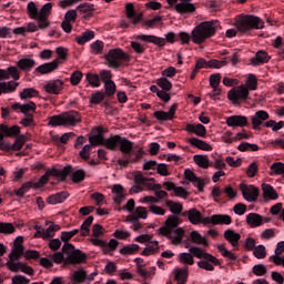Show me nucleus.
Here are the masks:
<instances>
[{
  "label": "nucleus",
  "instance_id": "obj_1",
  "mask_svg": "<svg viewBox=\"0 0 284 284\" xmlns=\"http://www.w3.org/2000/svg\"><path fill=\"white\" fill-rule=\"evenodd\" d=\"M221 28L219 20L204 21L197 24L190 33L181 31L178 33V41L181 45H190V41H193L196 45L205 43L207 39H212L216 34V30Z\"/></svg>",
  "mask_w": 284,
  "mask_h": 284
},
{
  "label": "nucleus",
  "instance_id": "obj_2",
  "mask_svg": "<svg viewBox=\"0 0 284 284\" xmlns=\"http://www.w3.org/2000/svg\"><path fill=\"white\" fill-rule=\"evenodd\" d=\"M190 253H180L179 261L184 265H194V257L195 258H203L197 263L200 270H205L206 272H214V265H221V261L216 258V256L205 253L199 246H191Z\"/></svg>",
  "mask_w": 284,
  "mask_h": 284
},
{
  "label": "nucleus",
  "instance_id": "obj_3",
  "mask_svg": "<svg viewBox=\"0 0 284 284\" xmlns=\"http://www.w3.org/2000/svg\"><path fill=\"white\" fill-rule=\"evenodd\" d=\"M246 85H240L235 89H231L227 93V98L232 101L233 105H241V103L250 99V90H256L258 88V81L256 75L250 74L246 81Z\"/></svg>",
  "mask_w": 284,
  "mask_h": 284
},
{
  "label": "nucleus",
  "instance_id": "obj_4",
  "mask_svg": "<svg viewBox=\"0 0 284 284\" xmlns=\"http://www.w3.org/2000/svg\"><path fill=\"white\" fill-rule=\"evenodd\" d=\"M72 235L68 231H63L61 233V241H63L64 245L62 247V251L68 254L65 258L67 265H81V263H85L88 261V255L85 253L81 252V250L74 248V245L72 243H69L71 241Z\"/></svg>",
  "mask_w": 284,
  "mask_h": 284
},
{
  "label": "nucleus",
  "instance_id": "obj_5",
  "mask_svg": "<svg viewBox=\"0 0 284 284\" xmlns=\"http://www.w3.org/2000/svg\"><path fill=\"white\" fill-rule=\"evenodd\" d=\"M89 142L91 144H85L79 153V156L83 159V161H90V156L92 154V145H103L106 150L113 149L112 145V135L108 139L103 136V131L100 130L98 134L89 138Z\"/></svg>",
  "mask_w": 284,
  "mask_h": 284
},
{
  "label": "nucleus",
  "instance_id": "obj_6",
  "mask_svg": "<svg viewBox=\"0 0 284 284\" xmlns=\"http://www.w3.org/2000/svg\"><path fill=\"white\" fill-rule=\"evenodd\" d=\"M235 27L239 32L245 34L250 30H263L265 28V22L256 16H243L235 21Z\"/></svg>",
  "mask_w": 284,
  "mask_h": 284
},
{
  "label": "nucleus",
  "instance_id": "obj_7",
  "mask_svg": "<svg viewBox=\"0 0 284 284\" xmlns=\"http://www.w3.org/2000/svg\"><path fill=\"white\" fill-rule=\"evenodd\" d=\"M81 123V113L79 111H69L60 115H52L49 119V125L57 128L59 125H75Z\"/></svg>",
  "mask_w": 284,
  "mask_h": 284
},
{
  "label": "nucleus",
  "instance_id": "obj_8",
  "mask_svg": "<svg viewBox=\"0 0 284 284\" xmlns=\"http://www.w3.org/2000/svg\"><path fill=\"white\" fill-rule=\"evenodd\" d=\"M111 145L113 146L112 149H110L111 151L116 150V148H119L120 145V152H122V154H125V156H134V153L136 152L134 150V142L119 134L111 135Z\"/></svg>",
  "mask_w": 284,
  "mask_h": 284
},
{
  "label": "nucleus",
  "instance_id": "obj_9",
  "mask_svg": "<svg viewBox=\"0 0 284 284\" xmlns=\"http://www.w3.org/2000/svg\"><path fill=\"white\" fill-rule=\"evenodd\" d=\"M104 59L109 68H113V70H119L123 65V61H130V57L121 49H111Z\"/></svg>",
  "mask_w": 284,
  "mask_h": 284
},
{
  "label": "nucleus",
  "instance_id": "obj_10",
  "mask_svg": "<svg viewBox=\"0 0 284 284\" xmlns=\"http://www.w3.org/2000/svg\"><path fill=\"white\" fill-rule=\"evenodd\" d=\"M133 180L134 183H143L144 187H148V190H151L152 192H159L163 190V186L161 184H154V178H145L143 175V172L136 171L133 173Z\"/></svg>",
  "mask_w": 284,
  "mask_h": 284
},
{
  "label": "nucleus",
  "instance_id": "obj_11",
  "mask_svg": "<svg viewBox=\"0 0 284 284\" xmlns=\"http://www.w3.org/2000/svg\"><path fill=\"white\" fill-rule=\"evenodd\" d=\"M181 225V220L176 215H170L166 221L165 225L160 227V234L162 236H166L168 239H172V234Z\"/></svg>",
  "mask_w": 284,
  "mask_h": 284
},
{
  "label": "nucleus",
  "instance_id": "obj_12",
  "mask_svg": "<svg viewBox=\"0 0 284 284\" xmlns=\"http://www.w3.org/2000/svg\"><path fill=\"white\" fill-rule=\"evenodd\" d=\"M240 190L243 199L248 203H256V201H258V189H256V186L241 183Z\"/></svg>",
  "mask_w": 284,
  "mask_h": 284
},
{
  "label": "nucleus",
  "instance_id": "obj_13",
  "mask_svg": "<svg viewBox=\"0 0 284 284\" xmlns=\"http://www.w3.org/2000/svg\"><path fill=\"white\" fill-rule=\"evenodd\" d=\"M59 65H61V60L54 59L51 62H45L37 67L33 71V74H52V72L59 70Z\"/></svg>",
  "mask_w": 284,
  "mask_h": 284
},
{
  "label": "nucleus",
  "instance_id": "obj_14",
  "mask_svg": "<svg viewBox=\"0 0 284 284\" xmlns=\"http://www.w3.org/2000/svg\"><path fill=\"white\" fill-rule=\"evenodd\" d=\"M52 12V3L48 2L45 3L39 11V29L45 30L48 26H50V22L48 21V18L50 17Z\"/></svg>",
  "mask_w": 284,
  "mask_h": 284
},
{
  "label": "nucleus",
  "instance_id": "obj_15",
  "mask_svg": "<svg viewBox=\"0 0 284 284\" xmlns=\"http://www.w3.org/2000/svg\"><path fill=\"white\" fill-rule=\"evenodd\" d=\"M226 125H229V128H247L250 122L245 115H231L226 118Z\"/></svg>",
  "mask_w": 284,
  "mask_h": 284
},
{
  "label": "nucleus",
  "instance_id": "obj_16",
  "mask_svg": "<svg viewBox=\"0 0 284 284\" xmlns=\"http://www.w3.org/2000/svg\"><path fill=\"white\" fill-rule=\"evenodd\" d=\"M7 266L11 272H23V274H28L32 276L34 274V270L26 263L22 262H8Z\"/></svg>",
  "mask_w": 284,
  "mask_h": 284
},
{
  "label": "nucleus",
  "instance_id": "obj_17",
  "mask_svg": "<svg viewBox=\"0 0 284 284\" xmlns=\"http://www.w3.org/2000/svg\"><path fill=\"white\" fill-rule=\"evenodd\" d=\"M179 109V104L174 103L169 112L165 111H155L153 113L154 119L158 121H172L174 119V114H176V110Z\"/></svg>",
  "mask_w": 284,
  "mask_h": 284
},
{
  "label": "nucleus",
  "instance_id": "obj_18",
  "mask_svg": "<svg viewBox=\"0 0 284 284\" xmlns=\"http://www.w3.org/2000/svg\"><path fill=\"white\" fill-rule=\"evenodd\" d=\"M37 65V61L32 55H27L18 61V68L22 70V72H32Z\"/></svg>",
  "mask_w": 284,
  "mask_h": 284
},
{
  "label": "nucleus",
  "instance_id": "obj_19",
  "mask_svg": "<svg viewBox=\"0 0 284 284\" xmlns=\"http://www.w3.org/2000/svg\"><path fill=\"white\" fill-rule=\"evenodd\" d=\"M184 176L186 181H190L192 184L196 185L200 192H203V187H205V182H203V180L197 178L192 170L186 169L184 171Z\"/></svg>",
  "mask_w": 284,
  "mask_h": 284
},
{
  "label": "nucleus",
  "instance_id": "obj_20",
  "mask_svg": "<svg viewBox=\"0 0 284 284\" xmlns=\"http://www.w3.org/2000/svg\"><path fill=\"white\" fill-rule=\"evenodd\" d=\"M270 119V113L267 111L260 110L251 118L253 129L258 130L261 125H263V121H267Z\"/></svg>",
  "mask_w": 284,
  "mask_h": 284
},
{
  "label": "nucleus",
  "instance_id": "obj_21",
  "mask_svg": "<svg viewBox=\"0 0 284 284\" xmlns=\"http://www.w3.org/2000/svg\"><path fill=\"white\" fill-rule=\"evenodd\" d=\"M44 89L48 94H61V90H63V81L59 79L51 80L45 84Z\"/></svg>",
  "mask_w": 284,
  "mask_h": 284
},
{
  "label": "nucleus",
  "instance_id": "obj_22",
  "mask_svg": "<svg viewBox=\"0 0 284 284\" xmlns=\"http://www.w3.org/2000/svg\"><path fill=\"white\" fill-rule=\"evenodd\" d=\"M0 131L3 136H9L14 139L21 134V128L19 125L8 126L6 124H0Z\"/></svg>",
  "mask_w": 284,
  "mask_h": 284
},
{
  "label": "nucleus",
  "instance_id": "obj_23",
  "mask_svg": "<svg viewBox=\"0 0 284 284\" xmlns=\"http://www.w3.org/2000/svg\"><path fill=\"white\" fill-rule=\"evenodd\" d=\"M186 132H190L191 134H195L196 136L205 138L207 135V129H205V125L199 123V124H186Z\"/></svg>",
  "mask_w": 284,
  "mask_h": 284
},
{
  "label": "nucleus",
  "instance_id": "obj_24",
  "mask_svg": "<svg viewBox=\"0 0 284 284\" xmlns=\"http://www.w3.org/2000/svg\"><path fill=\"white\" fill-rule=\"evenodd\" d=\"M175 10L179 14H192L196 12V6L191 2H179L175 4Z\"/></svg>",
  "mask_w": 284,
  "mask_h": 284
},
{
  "label": "nucleus",
  "instance_id": "obj_25",
  "mask_svg": "<svg viewBox=\"0 0 284 284\" xmlns=\"http://www.w3.org/2000/svg\"><path fill=\"white\" fill-rule=\"evenodd\" d=\"M47 174H49V176H60L63 181H65V179L72 174V165H67L62 170H49L47 171Z\"/></svg>",
  "mask_w": 284,
  "mask_h": 284
},
{
  "label": "nucleus",
  "instance_id": "obj_26",
  "mask_svg": "<svg viewBox=\"0 0 284 284\" xmlns=\"http://www.w3.org/2000/svg\"><path fill=\"white\" fill-rule=\"evenodd\" d=\"M262 191L265 201H276L278 199V193L276 192L274 186L270 184H262Z\"/></svg>",
  "mask_w": 284,
  "mask_h": 284
},
{
  "label": "nucleus",
  "instance_id": "obj_27",
  "mask_svg": "<svg viewBox=\"0 0 284 284\" xmlns=\"http://www.w3.org/2000/svg\"><path fill=\"white\" fill-rule=\"evenodd\" d=\"M138 39L140 41H145V43H154V45H159V48H163L165 45V39L156 36L140 34L138 36Z\"/></svg>",
  "mask_w": 284,
  "mask_h": 284
},
{
  "label": "nucleus",
  "instance_id": "obj_28",
  "mask_svg": "<svg viewBox=\"0 0 284 284\" xmlns=\"http://www.w3.org/2000/svg\"><path fill=\"white\" fill-rule=\"evenodd\" d=\"M19 82L11 80L9 82H0V97L1 94H12L17 92V87Z\"/></svg>",
  "mask_w": 284,
  "mask_h": 284
},
{
  "label": "nucleus",
  "instance_id": "obj_29",
  "mask_svg": "<svg viewBox=\"0 0 284 284\" xmlns=\"http://www.w3.org/2000/svg\"><path fill=\"white\" fill-rule=\"evenodd\" d=\"M264 217L258 213H248L246 215V223L251 227H261L263 225Z\"/></svg>",
  "mask_w": 284,
  "mask_h": 284
},
{
  "label": "nucleus",
  "instance_id": "obj_30",
  "mask_svg": "<svg viewBox=\"0 0 284 284\" xmlns=\"http://www.w3.org/2000/svg\"><path fill=\"white\" fill-rule=\"evenodd\" d=\"M69 196H70V193H68L67 191H62L53 195H50L47 199V203H49V205H57L59 203H63V201H65Z\"/></svg>",
  "mask_w": 284,
  "mask_h": 284
},
{
  "label": "nucleus",
  "instance_id": "obj_31",
  "mask_svg": "<svg viewBox=\"0 0 284 284\" xmlns=\"http://www.w3.org/2000/svg\"><path fill=\"white\" fill-rule=\"evenodd\" d=\"M270 61V55L265 51H257L255 57L251 59V64L263 65V63H267Z\"/></svg>",
  "mask_w": 284,
  "mask_h": 284
},
{
  "label": "nucleus",
  "instance_id": "obj_32",
  "mask_svg": "<svg viewBox=\"0 0 284 284\" xmlns=\"http://www.w3.org/2000/svg\"><path fill=\"white\" fill-rule=\"evenodd\" d=\"M225 241H229L233 247H239V242L241 241V234L234 232V230H226L224 232Z\"/></svg>",
  "mask_w": 284,
  "mask_h": 284
},
{
  "label": "nucleus",
  "instance_id": "obj_33",
  "mask_svg": "<svg viewBox=\"0 0 284 284\" xmlns=\"http://www.w3.org/2000/svg\"><path fill=\"white\" fill-rule=\"evenodd\" d=\"M112 192L113 194H115V196L113 197L114 203H116V205H121V203H123V201L125 200V193L123 185L121 184H115L112 187Z\"/></svg>",
  "mask_w": 284,
  "mask_h": 284
},
{
  "label": "nucleus",
  "instance_id": "obj_34",
  "mask_svg": "<svg viewBox=\"0 0 284 284\" xmlns=\"http://www.w3.org/2000/svg\"><path fill=\"white\" fill-rule=\"evenodd\" d=\"M182 215L187 216V219H189L190 223H192V225H199V223H201L202 214L196 209H191V210L182 213Z\"/></svg>",
  "mask_w": 284,
  "mask_h": 284
},
{
  "label": "nucleus",
  "instance_id": "obj_35",
  "mask_svg": "<svg viewBox=\"0 0 284 284\" xmlns=\"http://www.w3.org/2000/svg\"><path fill=\"white\" fill-rule=\"evenodd\" d=\"M125 11H126L128 19H131L134 24L141 21L142 16L136 14V10L134 9V4L132 2L126 3Z\"/></svg>",
  "mask_w": 284,
  "mask_h": 284
},
{
  "label": "nucleus",
  "instance_id": "obj_36",
  "mask_svg": "<svg viewBox=\"0 0 284 284\" xmlns=\"http://www.w3.org/2000/svg\"><path fill=\"white\" fill-rule=\"evenodd\" d=\"M189 143L199 150H204L205 152H212V145L207 142L200 140L199 138L189 139Z\"/></svg>",
  "mask_w": 284,
  "mask_h": 284
},
{
  "label": "nucleus",
  "instance_id": "obj_37",
  "mask_svg": "<svg viewBox=\"0 0 284 284\" xmlns=\"http://www.w3.org/2000/svg\"><path fill=\"white\" fill-rule=\"evenodd\" d=\"M232 216L226 214H214L213 215V225H231Z\"/></svg>",
  "mask_w": 284,
  "mask_h": 284
},
{
  "label": "nucleus",
  "instance_id": "obj_38",
  "mask_svg": "<svg viewBox=\"0 0 284 284\" xmlns=\"http://www.w3.org/2000/svg\"><path fill=\"white\" fill-rule=\"evenodd\" d=\"M70 176H72L73 183H83V181H85V170L83 169L74 170L71 166Z\"/></svg>",
  "mask_w": 284,
  "mask_h": 284
},
{
  "label": "nucleus",
  "instance_id": "obj_39",
  "mask_svg": "<svg viewBox=\"0 0 284 284\" xmlns=\"http://www.w3.org/2000/svg\"><path fill=\"white\" fill-rule=\"evenodd\" d=\"M92 39H94V31H84L81 36H78L75 38L77 43H79V45H85V43H88V41H92Z\"/></svg>",
  "mask_w": 284,
  "mask_h": 284
},
{
  "label": "nucleus",
  "instance_id": "obj_40",
  "mask_svg": "<svg viewBox=\"0 0 284 284\" xmlns=\"http://www.w3.org/2000/svg\"><path fill=\"white\" fill-rule=\"evenodd\" d=\"M191 241L192 243H195L196 245H204V247H207L210 245L207 243V240L201 235L197 231L191 232Z\"/></svg>",
  "mask_w": 284,
  "mask_h": 284
},
{
  "label": "nucleus",
  "instance_id": "obj_41",
  "mask_svg": "<svg viewBox=\"0 0 284 284\" xmlns=\"http://www.w3.org/2000/svg\"><path fill=\"white\" fill-rule=\"evenodd\" d=\"M94 222V216L90 215L80 226L81 236H90V226Z\"/></svg>",
  "mask_w": 284,
  "mask_h": 284
},
{
  "label": "nucleus",
  "instance_id": "obj_42",
  "mask_svg": "<svg viewBox=\"0 0 284 284\" xmlns=\"http://www.w3.org/2000/svg\"><path fill=\"white\" fill-rule=\"evenodd\" d=\"M87 81L89 82L91 88H101V78L97 73H87Z\"/></svg>",
  "mask_w": 284,
  "mask_h": 284
},
{
  "label": "nucleus",
  "instance_id": "obj_43",
  "mask_svg": "<svg viewBox=\"0 0 284 284\" xmlns=\"http://www.w3.org/2000/svg\"><path fill=\"white\" fill-rule=\"evenodd\" d=\"M193 161L199 165V168H203V170H207V168L212 166V164H210V160H207V156L205 155H194Z\"/></svg>",
  "mask_w": 284,
  "mask_h": 284
},
{
  "label": "nucleus",
  "instance_id": "obj_44",
  "mask_svg": "<svg viewBox=\"0 0 284 284\" xmlns=\"http://www.w3.org/2000/svg\"><path fill=\"white\" fill-rule=\"evenodd\" d=\"M165 205L170 209V212H172V214H181V212H183V204L179 202L166 200Z\"/></svg>",
  "mask_w": 284,
  "mask_h": 284
},
{
  "label": "nucleus",
  "instance_id": "obj_45",
  "mask_svg": "<svg viewBox=\"0 0 284 284\" xmlns=\"http://www.w3.org/2000/svg\"><path fill=\"white\" fill-rule=\"evenodd\" d=\"M88 280V273L83 270L75 271L72 275V281L74 284L85 283Z\"/></svg>",
  "mask_w": 284,
  "mask_h": 284
},
{
  "label": "nucleus",
  "instance_id": "obj_46",
  "mask_svg": "<svg viewBox=\"0 0 284 284\" xmlns=\"http://www.w3.org/2000/svg\"><path fill=\"white\" fill-rule=\"evenodd\" d=\"M24 251L23 246H17V248H12V252L9 254V263H14V261H20L23 256Z\"/></svg>",
  "mask_w": 284,
  "mask_h": 284
},
{
  "label": "nucleus",
  "instance_id": "obj_47",
  "mask_svg": "<svg viewBox=\"0 0 284 284\" xmlns=\"http://www.w3.org/2000/svg\"><path fill=\"white\" fill-rule=\"evenodd\" d=\"M39 97V91L34 88H27L23 89V91L20 93V99L26 100V99H34Z\"/></svg>",
  "mask_w": 284,
  "mask_h": 284
},
{
  "label": "nucleus",
  "instance_id": "obj_48",
  "mask_svg": "<svg viewBox=\"0 0 284 284\" xmlns=\"http://www.w3.org/2000/svg\"><path fill=\"white\" fill-rule=\"evenodd\" d=\"M185 235V231L183 229H176L173 233H172V243L173 245H181V243H183V236Z\"/></svg>",
  "mask_w": 284,
  "mask_h": 284
},
{
  "label": "nucleus",
  "instance_id": "obj_49",
  "mask_svg": "<svg viewBox=\"0 0 284 284\" xmlns=\"http://www.w3.org/2000/svg\"><path fill=\"white\" fill-rule=\"evenodd\" d=\"M28 14L31 19H34L39 23V8H37V3L29 2L27 6Z\"/></svg>",
  "mask_w": 284,
  "mask_h": 284
},
{
  "label": "nucleus",
  "instance_id": "obj_50",
  "mask_svg": "<svg viewBox=\"0 0 284 284\" xmlns=\"http://www.w3.org/2000/svg\"><path fill=\"white\" fill-rule=\"evenodd\" d=\"M175 281H178L179 284L187 283V267L176 270Z\"/></svg>",
  "mask_w": 284,
  "mask_h": 284
},
{
  "label": "nucleus",
  "instance_id": "obj_51",
  "mask_svg": "<svg viewBox=\"0 0 284 284\" xmlns=\"http://www.w3.org/2000/svg\"><path fill=\"white\" fill-rule=\"evenodd\" d=\"M26 145V135H18L13 144H11V152H19Z\"/></svg>",
  "mask_w": 284,
  "mask_h": 284
},
{
  "label": "nucleus",
  "instance_id": "obj_52",
  "mask_svg": "<svg viewBox=\"0 0 284 284\" xmlns=\"http://www.w3.org/2000/svg\"><path fill=\"white\" fill-rule=\"evenodd\" d=\"M139 244H129L120 250V254H123L124 256H130V254H134V252H139Z\"/></svg>",
  "mask_w": 284,
  "mask_h": 284
},
{
  "label": "nucleus",
  "instance_id": "obj_53",
  "mask_svg": "<svg viewBox=\"0 0 284 284\" xmlns=\"http://www.w3.org/2000/svg\"><path fill=\"white\" fill-rule=\"evenodd\" d=\"M237 150L240 152H258L260 148L256 144H252L250 142H242L239 146Z\"/></svg>",
  "mask_w": 284,
  "mask_h": 284
},
{
  "label": "nucleus",
  "instance_id": "obj_54",
  "mask_svg": "<svg viewBox=\"0 0 284 284\" xmlns=\"http://www.w3.org/2000/svg\"><path fill=\"white\" fill-rule=\"evenodd\" d=\"M77 10L82 12V14H90L92 16V12H94V4L93 3H88L83 2L77 7Z\"/></svg>",
  "mask_w": 284,
  "mask_h": 284
},
{
  "label": "nucleus",
  "instance_id": "obj_55",
  "mask_svg": "<svg viewBox=\"0 0 284 284\" xmlns=\"http://www.w3.org/2000/svg\"><path fill=\"white\" fill-rule=\"evenodd\" d=\"M34 187V184L32 182H27L21 185L20 189L14 191L16 196H19V199H23L24 194L31 189Z\"/></svg>",
  "mask_w": 284,
  "mask_h": 284
},
{
  "label": "nucleus",
  "instance_id": "obj_56",
  "mask_svg": "<svg viewBox=\"0 0 284 284\" xmlns=\"http://www.w3.org/2000/svg\"><path fill=\"white\" fill-rule=\"evenodd\" d=\"M217 250L222 254V256H224V258H230V261H236V254L227 251L224 244H219Z\"/></svg>",
  "mask_w": 284,
  "mask_h": 284
},
{
  "label": "nucleus",
  "instance_id": "obj_57",
  "mask_svg": "<svg viewBox=\"0 0 284 284\" xmlns=\"http://www.w3.org/2000/svg\"><path fill=\"white\" fill-rule=\"evenodd\" d=\"M156 85H159V88H161L165 92H170V90H172V82H170V80H168V78L162 77V78L158 79Z\"/></svg>",
  "mask_w": 284,
  "mask_h": 284
},
{
  "label": "nucleus",
  "instance_id": "obj_58",
  "mask_svg": "<svg viewBox=\"0 0 284 284\" xmlns=\"http://www.w3.org/2000/svg\"><path fill=\"white\" fill-rule=\"evenodd\" d=\"M102 101H105V93L102 91H97L92 94L90 103L92 105H99Z\"/></svg>",
  "mask_w": 284,
  "mask_h": 284
},
{
  "label": "nucleus",
  "instance_id": "obj_59",
  "mask_svg": "<svg viewBox=\"0 0 284 284\" xmlns=\"http://www.w3.org/2000/svg\"><path fill=\"white\" fill-rule=\"evenodd\" d=\"M0 234H14V225L8 222H0Z\"/></svg>",
  "mask_w": 284,
  "mask_h": 284
},
{
  "label": "nucleus",
  "instance_id": "obj_60",
  "mask_svg": "<svg viewBox=\"0 0 284 284\" xmlns=\"http://www.w3.org/2000/svg\"><path fill=\"white\" fill-rule=\"evenodd\" d=\"M159 251V242L154 241V242H150V244H148V247H145L142 252V256H150V254L158 252Z\"/></svg>",
  "mask_w": 284,
  "mask_h": 284
},
{
  "label": "nucleus",
  "instance_id": "obj_61",
  "mask_svg": "<svg viewBox=\"0 0 284 284\" xmlns=\"http://www.w3.org/2000/svg\"><path fill=\"white\" fill-rule=\"evenodd\" d=\"M21 112L22 114H24V116H28V114H32L30 112H37V103L30 101L29 103L22 104Z\"/></svg>",
  "mask_w": 284,
  "mask_h": 284
},
{
  "label": "nucleus",
  "instance_id": "obj_62",
  "mask_svg": "<svg viewBox=\"0 0 284 284\" xmlns=\"http://www.w3.org/2000/svg\"><path fill=\"white\" fill-rule=\"evenodd\" d=\"M227 65V60H216V59H212L210 61H207V68H215L216 70H220V68H223Z\"/></svg>",
  "mask_w": 284,
  "mask_h": 284
},
{
  "label": "nucleus",
  "instance_id": "obj_63",
  "mask_svg": "<svg viewBox=\"0 0 284 284\" xmlns=\"http://www.w3.org/2000/svg\"><path fill=\"white\" fill-rule=\"evenodd\" d=\"M103 48H104L103 41L97 40L91 44V52L92 54H103Z\"/></svg>",
  "mask_w": 284,
  "mask_h": 284
},
{
  "label": "nucleus",
  "instance_id": "obj_64",
  "mask_svg": "<svg viewBox=\"0 0 284 284\" xmlns=\"http://www.w3.org/2000/svg\"><path fill=\"white\" fill-rule=\"evenodd\" d=\"M104 90L106 97H114V94H116V83H114V81L106 82L104 84Z\"/></svg>",
  "mask_w": 284,
  "mask_h": 284
}]
</instances>
